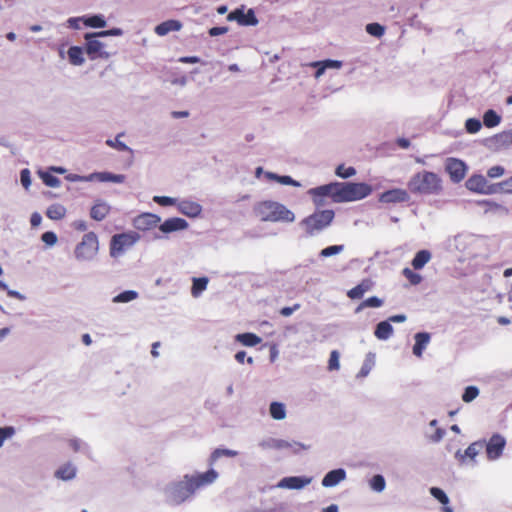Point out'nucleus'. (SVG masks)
Masks as SVG:
<instances>
[{"label": "nucleus", "mask_w": 512, "mask_h": 512, "mask_svg": "<svg viewBox=\"0 0 512 512\" xmlns=\"http://www.w3.org/2000/svg\"><path fill=\"white\" fill-rule=\"evenodd\" d=\"M84 19H85V15L84 16H80V17H70L67 20V26L69 28H72V29H75V30H79L81 28L80 23L84 24Z\"/></svg>", "instance_id": "obj_59"}, {"label": "nucleus", "mask_w": 512, "mask_h": 512, "mask_svg": "<svg viewBox=\"0 0 512 512\" xmlns=\"http://www.w3.org/2000/svg\"><path fill=\"white\" fill-rule=\"evenodd\" d=\"M335 174L342 179H348V178L356 175V169L351 166L345 167L344 164H340L336 167Z\"/></svg>", "instance_id": "obj_44"}, {"label": "nucleus", "mask_w": 512, "mask_h": 512, "mask_svg": "<svg viewBox=\"0 0 512 512\" xmlns=\"http://www.w3.org/2000/svg\"><path fill=\"white\" fill-rule=\"evenodd\" d=\"M484 447V441H476L471 443L467 449L464 451V455L460 454V451L456 453V456H460L462 459L464 457H468L472 460L479 454L480 450Z\"/></svg>", "instance_id": "obj_37"}, {"label": "nucleus", "mask_w": 512, "mask_h": 512, "mask_svg": "<svg viewBox=\"0 0 512 512\" xmlns=\"http://www.w3.org/2000/svg\"><path fill=\"white\" fill-rule=\"evenodd\" d=\"M258 445L263 450H283L287 449L291 444L283 439L269 437L261 440Z\"/></svg>", "instance_id": "obj_21"}, {"label": "nucleus", "mask_w": 512, "mask_h": 512, "mask_svg": "<svg viewBox=\"0 0 512 512\" xmlns=\"http://www.w3.org/2000/svg\"><path fill=\"white\" fill-rule=\"evenodd\" d=\"M191 294L194 298H198L208 286L209 279L207 277H199L192 279Z\"/></svg>", "instance_id": "obj_33"}, {"label": "nucleus", "mask_w": 512, "mask_h": 512, "mask_svg": "<svg viewBox=\"0 0 512 512\" xmlns=\"http://www.w3.org/2000/svg\"><path fill=\"white\" fill-rule=\"evenodd\" d=\"M429 492L435 499H437L444 506L449 504V497L442 489L438 487H431Z\"/></svg>", "instance_id": "obj_47"}, {"label": "nucleus", "mask_w": 512, "mask_h": 512, "mask_svg": "<svg viewBox=\"0 0 512 512\" xmlns=\"http://www.w3.org/2000/svg\"><path fill=\"white\" fill-rule=\"evenodd\" d=\"M153 201L160 206H172L178 203L176 198L169 196H154Z\"/></svg>", "instance_id": "obj_53"}, {"label": "nucleus", "mask_w": 512, "mask_h": 512, "mask_svg": "<svg viewBox=\"0 0 512 512\" xmlns=\"http://www.w3.org/2000/svg\"><path fill=\"white\" fill-rule=\"evenodd\" d=\"M369 486L373 491H375L377 493L383 492L386 487L385 478L380 474L374 475L369 480Z\"/></svg>", "instance_id": "obj_41"}, {"label": "nucleus", "mask_w": 512, "mask_h": 512, "mask_svg": "<svg viewBox=\"0 0 512 512\" xmlns=\"http://www.w3.org/2000/svg\"><path fill=\"white\" fill-rule=\"evenodd\" d=\"M177 209L181 214L190 218H196L202 212V206L198 202L191 200L178 201Z\"/></svg>", "instance_id": "obj_18"}, {"label": "nucleus", "mask_w": 512, "mask_h": 512, "mask_svg": "<svg viewBox=\"0 0 512 512\" xmlns=\"http://www.w3.org/2000/svg\"><path fill=\"white\" fill-rule=\"evenodd\" d=\"M370 289L371 283L369 281H362L360 284L350 289L347 295L351 299H360Z\"/></svg>", "instance_id": "obj_36"}, {"label": "nucleus", "mask_w": 512, "mask_h": 512, "mask_svg": "<svg viewBox=\"0 0 512 512\" xmlns=\"http://www.w3.org/2000/svg\"><path fill=\"white\" fill-rule=\"evenodd\" d=\"M20 182L25 190H29L31 186V172L29 169L24 168L20 171Z\"/></svg>", "instance_id": "obj_54"}, {"label": "nucleus", "mask_w": 512, "mask_h": 512, "mask_svg": "<svg viewBox=\"0 0 512 512\" xmlns=\"http://www.w3.org/2000/svg\"><path fill=\"white\" fill-rule=\"evenodd\" d=\"M254 211L256 215L265 222H285L295 221V214L282 203L266 200L259 202Z\"/></svg>", "instance_id": "obj_3"}, {"label": "nucleus", "mask_w": 512, "mask_h": 512, "mask_svg": "<svg viewBox=\"0 0 512 512\" xmlns=\"http://www.w3.org/2000/svg\"><path fill=\"white\" fill-rule=\"evenodd\" d=\"M466 187L468 190L477 192L480 194H492L497 192L495 184H489L487 179L483 175H472L466 181Z\"/></svg>", "instance_id": "obj_13"}, {"label": "nucleus", "mask_w": 512, "mask_h": 512, "mask_svg": "<svg viewBox=\"0 0 512 512\" xmlns=\"http://www.w3.org/2000/svg\"><path fill=\"white\" fill-rule=\"evenodd\" d=\"M347 477L345 469L338 468L329 471L322 479L321 484L325 488H332L344 481Z\"/></svg>", "instance_id": "obj_19"}, {"label": "nucleus", "mask_w": 512, "mask_h": 512, "mask_svg": "<svg viewBox=\"0 0 512 512\" xmlns=\"http://www.w3.org/2000/svg\"><path fill=\"white\" fill-rule=\"evenodd\" d=\"M371 193L372 187L367 183L338 182V203L362 200Z\"/></svg>", "instance_id": "obj_5"}, {"label": "nucleus", "mask_w": 512, "mask_h": 512, "mask_svg": "<svg viewBox=\"0 0 512 512\" xmlns=\"http://www.w3.org/2000/svg\"><path fill=\"white\" fill-rule=\"evenodd\" d=\"M140 240L137 232H125L115 234L110 241V256L113 258L120 257L124 252L133 247Z\"/></svg>", "instance_id": "obj_7"}, {"label": "nucleus", "mask_w": 512, "mask_h": 512, "mask_svg": "<svg viewBox=\"0 0 512 512\" xmlns=\"http://www.w3.org/2000/svg\"><path fill=\"white\" fill-rule=\"evenodd\" d=\"M402 273L412 285H418L422 282V276L410 268H404Z\"/></svg>", "instance_id": "obj_51"}, {"label": "nucleus", "mask_w": 512, "mask_h": 512, "mask_svg": "<svg viewBox=\"0 0 512 512\" xmlns=\"http://www.w3.org/2000/svg\"><path fill=\"white\" fill-rule=\"evenodd\" d=\"M265 177L270 181H276L282 185H290L294 187H300V182L294 180L292 177L288 175H278L273 172H266Z\"/></svg>", "instance_id": "obj_28"}, {"label": "nucleus", "mask_w": 512, "mask_h": 512, "mask_svg": "<svg viewBox=\"0 0 512 512\" xmlns=\"http://www.w3.org/2000/svg\"><path fill=\"white\" fill-rule=\"evenodd\" d=\"M482 123L479 119L469 118L465 122V129L470 134H476L480 131Z\"/></svg>", "instance_id": "obj_49"}, {"label": "nucleus", "mask_w": 512, "mask_h": 512, "mask_svg": "<svg viewBox=\"0 0 512 512\" xmlns=\"http://www.w3.org/2000/svg\"><path fill=\"white\" fill-rule=\"evenodd\" d=\"M374 366H375V354L372 352H369L365 356L362 367L357 374V378L367 377Z\"/></svg>", "instance_id": "obj_31"}, {"label": "nucleus", "mask_w": 512, "mask_h": 512, "mask_svg": "<svg viewBox=\"0 0 512 512\" xmlns=\"http://www.w3.org/2000/svg\"><path fill=\"white\" fill-rule=\"evenodd\" d=\"M335 213L333 210H320L305 217L299 225L303 228L306 236L313 237L326 229L333 221Z\"/></svg>", "instance_id": "obj_4"}, {"label": "nucleus", "mask_w": 512, "mask_h": 512, "mask_svg": "<svg viewBox=\"0 0 512 512\" xmlns=\"http://www.w3.org/2000/svg\"><path fill=\"white\" fill-rule=\"evenodd\" d=\"M414 338L415 344L413 346V354L420 358L430 343L431 336L427 332H419L415 334Z\"/></svg>", "instance_id": "obj_20"}, {"label": "nucleus", "mask_w": 512, "mask_h": 512, "mask_svg": "<svg viewBox=\"0 0 512 512\" xmlns=\"http://www.w3.org/2000/svg\"><path fill=\"white\" fill-rule=\"evenodd\" d=\"M122 136H124L123 132L117 134V136L113 140L107 139L105 143L107 146L116 149L117 151L129 152L132 154L133 150L120 140Z\"/></svg>", "instance_id": "obj_38"}, {"label": "nucleus", "mask_w": 512, "mask_h": 512, "mask_svg": "<svg viewBox=\"0 0 512 512\" xmlns=\"http://www.w3.org/2000/svg\"><path fill=\"white\" fill-rule=\"evenodd\" d=\"M110 206L104 201H97L91 208L90 216L96 221H102L109 213Z\"/></svg>", "instance_id": "obj_22"}, {"label": "nucleus", "mask_w": 512, "mask_h": 512, "mask_svg": "<svg viewBox=\"0 0 512 512\" xmlns=\"http://www.w3.org/2000/svg\"><path fill=\"white\" fill-rule=\"evenodd\" d=\"M41 240L45 243V245L52 247L57 243L58 237L55 232L47 231L42 234Z\"/></svg>", "instance_id": "obj_56"}, {"label": "nucleus", "mask_w": 512, "mask_h": 512, "mask_svg": "<svg viewBox=\"0 0 512 512\" xmlns=\"http://www.w3.org/2000/svg\"><path fill=\"white\" fill-rule=\"evenodd\" d=\"M445 170L452 182L459 183L465 178L467 166L460 159L448 158L445 163Z\"/></svg>", "instance_id": "obj_12"}, {"label": "nucleus", "mask_w": 512, "mask_h": 512, "mask_svg": "<svg viewBox=\"0 0 512 512\" xmlns=\"http://www.w3.org/2000/svg\"><path fill=\"white\" fill-rule=\"evenodd\" d=\"M366 32L371 36L380 38L385 33V28L378 23H370L366 25Z\"/></svg>", "instance_id": "obj_50"}, {"label": "nucleus", "mask_w": 512, "mask_h": 512, "mask_svg": "<svg viewBox=\"0 0 512 512\" xmlns=\"http://www.w3.org/2000/svg\"><path fill=\"white\" fill-rule=\"evenodd\" d=\"M40 177L43 181V183L48 186V187H52V188H57L60 186L61 184V181L59 178H57L56 176L52 175L51 173L49 172H42L40 174Z\"/></svg>", "instance_id": "obj_45"}, {"label": "nucleus", "mask_w": 512, "mask_h": 512, "mask_svg": "<svg viewBox=\"0 0 512 512\" xmlns=\"http://www.w3.org/2000/svg\"><path fill=\"white\" fill-rule=\"evenodd\" d=\"M188 227H189V224L185 219L180 218V217H171V218L166 219L162 223L160 222L159 232H161L162 235L155 234L154 238L155 239H163V238H166L167 235H169L171 233L184 231Z\"/></svg>", "instance_id": "obj_10"}, {"label": "nucleus", "mask_w": 512, "mask_h": 512, "mask_svg": "<svg viewBox=\"0 0 512 512\" xmlns=\"http://www.w3.org/2000/svg\"><path fill=\"white\" fill-rule=\"evenodd\" d=\"M235 340L247 347H254L261 343L262 339L254 333H241L235 336Z\"/></svg>", "instance_id": "obj_25"}, {"label": "nucleus", "mask_w": 512, "mask_h": 512, "mask_svg": "<svg viewBox=\"0 0 512 512\" xmlns=\"http://www.w3.org/2000/svg\"><path fill=\"white\" fill-rule=\"evenodd\" d=\"M383 305V300L377 296H372L364 300L356 309V312H360L366 307L379 308Z\"/></svg>", "instance_id": "obj_43"}, {"label": "nucleus", "mask_w": 512, "mask_h": 512, "mask_svg": "<svg viewBox=\"0 0 512 512\" xmlns=\"http://www.w3.org/2000/svg\"><path fill=\"white\" fill-rule=\"evenodd\" d=\"M15 434V428L12 426L0 427V448L6 439L11 438Z\"/></svg>", "instance_id": "obj_55"}, {"label": "nucleus", "mask_w": 512, "mask_h": 512, "mask_svg": "<svg viewBox=\"0 0 512 512\" xmlns=\"http://www.w3.org/2000/svg\"><path fill=\"white\" fill-rule=\"evenodd\" d=\"M99 251L98 237L94 232L83 235L81 241L75 246L74 257L78 262L93 261Z\"/></svg>", "instance_id": "obj_6"}, {"label": "nucleus", "mask_w": 512, "mask_h": 512, "mask_svg": "<svg viewBox=\"0 0 512 512\" xmlns=\"http://www.w3.org/2000/svg\"><path fill=\"white\" fill-rule=\"evenodd\" d=\"M479 395V389L476 386H468L465 388L462 394V400L466 403H470L475 400Z\"/></svg>", "instance_id": "obj_46"}, {"label": "nucleus", "mask_w": 512, "mask_h": 512, "mask_svg": "<svg viewBox=\"0 0 512 512\" xmlns=\"http://www.w3.org/2000/svg\"><path fill=\"white\" fill-rule=\"evenodd\" d=\"M445 436V430L442 428H436L435 433L433 435H430L429 438L432 442L438 443L440 442Z\"/></svg>", "instance_id": "obj_64"}, {"label": "nucleus", "mask_w": 512, "mask_h": 512, "mask_svg": "<svg viewBox=\"0 0 512 512\" xmlns=\"http://www.w3.org/2000/svg\"><path fill=\"white\" fill-rule=\"evenodd\" d=\"M312 477L289 476L282 478L276 485L277 488L300 490L312 482Z\"/></svg>", "instance_id": "obj_15"}, {"label": "nucleus", "mask_w": 512, "mask_h": 512, "mask_svg": "<svg viewBox=\"0 0 512 512\" xmlns=\"http://www.w3.org/2000/svg\"><path fill=\"white\" fill-rule=\"evenodd\" d=\"M84 25L95 29L104 28L107 26V21L102 14L85 15Z\"/></svg>", "instance_id": "obj_30"}, {"label": "nucleus", "mask_w": 512, "mask_h": 512, "mask_svg": "<svg viewBox=\"0 0 512 512\" xmlns=\"http://www.w3.org/2000/svg\"><path fill=\"white\" fill-rule=\"evenodd\" d=\"M501 117L494 110L489 109L483 115V124L487 128H493L500 124Z\"/></svg>", "instance_id": "obj_40"}, {"label": "nucleus", "mask_w": 512, "mask_h": 512, "mask_svg": "<svg viewBox=\"0 0 512 512\" xmlns=\"http://www.w3.org/2000/svg\"><path fill=\"white\" fill-rule=\"evenodd\" d=\"M269 413L274 420H283L286 418V406L284 403L274 401L269 406Z\"/></svg>", "instance_id": "obj_35"}, {"label": "nucleus", "mask_w": 512, "mask_h": 512, "mask_svg": "<svg viewBox=\"0 0 512 512\" xmlns=\"http://www.w3.org/2000/svg\"><path fill=\"white\" fill-rule=\"evenodd\" d=\"M409 199V193L401 188L390 189L379 195V201L387 204L408 202Z\"/></svg>", "instance_id": "obj_16"}, {"label": "nucleus", "mask_w": 512, "mask_h": 512, "mask_svg": "<svg viewBox=\"0 0 512 512\" xmlns=\"http://www.w3.org/2000/svg\"><path fill=\"white\" fill-rule=\"evenodd\" d=\"M310 66L317 68V71L315 73L316 79L320 78L326 71V67L324 66L322 61L312 62V63H310Z\"/></svg>", "instance_id": "obj_63"}, {"label": "nucleus", "mask_w": 512, "mask_h": 512, "mask_svg": "<svg viewBox=\"0 0 512 512\" xmlns=\"http://www.w3.org/2000/svg\"><path fill=\"white\" fill-rule=\"evenodd\" d=\"M337 192L338 182H331L308 190V194L312 197V200L317 207L325 204V197H330L333 202L338 203Z\"/></svg>", "instance_id": "obj_9"}, {"label": "nucleus", "mask_w": 512, "mask_h": 512, "mask_svg": "<svg viewBox=\"0 0 512 512\" xmlns=\"http://www.w3.org/2000/svg\"><path fill=\"white\" fill-rule=\"evenodd\" d=\"M99 32L86 33L85 39V52L91 60L96 59H109L112 53L106 50V44L100 41Z\"/></svg>", "instance_id": "obj_8"}, {"label": "nucleus", "mask_w": 512, "mask_h": 512, "mask_svg": "<svg viewBox=\"0 0 512 512\" xmlns=\"http://www.w3.org/2000/svg\"><path fill=\"white\" fill-rule=\"evenodd\" d=\"M55 476L64 481L71 480L76 476V467L71 463H67L55 472Z\"/></svg>", "instance_id": "obj_32"}, {"label": "nucleus", "mask_w": 512, "mask_h": 512, "mask_svg": "<svg viewBox=\"0 0 512 512\" xmlns=\"http://www.w3.org/2000/svg\"><path fill=\"white\" fill-rule=\"evenodd\" d=\"M431 258L432 255L430 251L425 249L420 250L415 254L411 264L415 270H420L431 260Z\"/></svg>", "instance_id": "obj_26"}, {"label": "nucleus", "mask_w": 512, "mask_h": 512, "mask_svg": "<svg viewBox=\"0 0 512 512\" xmlns=\"http://www.w3.org/2000/svg\"><path fill=\"white\" fill-rule=\"evenodd\" d=\"M504 174L505 168L501 165L492 166L487 170V176L492 179L502 177Z\"/></svg>", "instance_id": "obj_57"}, {"label": "nucleus", "mask_w": 512, "mask_h": 512, "mask_svg": "<svg viewBox=\"0 0 512 512\" xmlns=\"http://www.w3.org/2000/svg\"><path fill=\"white\" fill-rule=\"evenodd\" d=\"M486 447V454L489 460H497L501 457L503 450L506 446V439L499 433L493 434L488 442L484 441Z\"/></svg>", "instance_id": "obj_11"}, {"label": "nucleus", "mask_w": 512, "mask_h": 512, "mask_svg": "<svg viewBox=\"0 0 512 512\" xmlns=\"http://www.w3.org/2000/svg\"><path fill=\"white\" fill-rule=\"evenodd\" d=\"M124 34L121 28H112L109 30H104L99 32V36L107 37V36H122Z\"/></svg>", "instance_id": "obj_62"}, {"label": "nucleus", "mask_w": 512, "mask_h": 512, "mask_svg": "<svg viewBox=\"0 0 512 512\" xmlns=\"http://www.w3.org/2000/svg\"><path fill=\"white\" fill-rule=\"evenodd\" d=\"M182 24L178 20H167L155 27V33L159 36H165L170 32L179 31Z\"/></svg>", "instance_id": "obj_23"}, {"label": "nucleus", "mask_w": 512, "mask_h": 512, "mask_svg": "<svg viewBox=\"0 0 512 512\" xmlns=\"http://www.w3.org/2000/svg\"><path fill=\"white\" fill-rule=\"evenodd\" d=\"M237 455L238 451L236 450L217 448L211 453L208 464L212 467L221 457H236Z\"/></svg>", "instance_id": "obj_29"}, {"label": "nucleus", "mask_w": 512, "mask_h": 512, "mask_svg": "<svg viewBox=\"0 0 512 512\" xmlns=\"http://www.w3.org/2000/svg\"><path fill=\"white\" fill-rule=\"evenodd\" d=\"M161 217L153 213H142L133 219V226L140 231H148L155 227L159 228Z\"/></svg>", "instance_id": "obj_14"}, {"label": "nucleus", "mask_w": 512, "mask_h": 512, "mask_svg": "<svg viewBox=\"0 0 512 512\" xmlns=\"http://www.w3.org/2000/svg\"><path fill=\"white\" fill-rule=\"evenodd\" d=\"M227 19L229 21L235 20L242 26H255L258 24V19L252 9H249L247 12L236 9L228 15Z\"/></svg>", "instance_id": "obj_17"}, {"label": "nucleus", "mask_w": 512, "mask_h": 512, "mask_svg": "<svg viewBox=\"0 0 512 512\" xmlns=\"http://www.w3.org/2000/svg\"><path fill=\"white\" fill-rule=\"evenodd\" d=\"M218 477L219 473L213 468L205 472L185 474L182 479L166 485L164 488L165 498L172 505H180L193 499L199 490L215 483Z\"/></svg>", "instance_id": "obj_1"}, {"label": "nucleus", "mask_w": 512, "mask_h": 512, "mask_svg": "<svg viewBox=\"0 0 512 512\" xmlns=\"http://www.w3.org/2000/svg\"><path fill=\"white\" fill-rule=\"evenodd\" d=\"M343 250H344L343 245H332V246H328V247L322 249L319 253V256L323 257V258L331 257V256H334V255H337V254L343 252Z\"/></svg>", "instance_id": "obj_48"}, {"label": "nucleus", "mask_w": 512, "mask_h": 512, "mask_svg": "<svg viewBox=\"0 0 512 512\" xmlns=\"http://www.w3.org/2000/svg\"><path fill=\"white\" fill-rule=\"evenodd\" d=\"M69 446L75 452L82 451V450H84L86 448V444L83 441H81L80 439H78V438L70 439L69 440Z\"/></svg>", "instance_id": "obj_60"}, {"label": "nucleus", "mask_w": 512, "mask_h": 512, "mask_svg": "<svg viewBox=\"0 0 512 512\" xmlns=\"http://www.w3.org/2000/svg\"><path fill=\"white\" fill-rule=\"evenodd\" d=\"M495 189H497V191L501 190L506 194H512V176L498 184H495Z\"/></svg>", "instance_id": "obj_58"}, {"label": "nucleus", "mask_w": 512, "mask_h": 512, "mask_svg": "<svg viewBox=\"0 0 512 512\" xmlns=\"http://www.w3.org/2000/svg\"><path fill=\"white\" fill-rule=\"evenodd\" d=\"M69 62L74 66H81L85 62L83 56V48L80 46H72L67 51Z\"/></svg>", "instance_id": "obj_27"}, {"label": "nucleus", "mask_w": 512, "mask_h": 512, "mask_svg": "<svg viewBox=\"0 0 512 512\" xmlns=\"http://www.w3.org/2000/svg\"><path fill=\"white\" fill-rule=\"evenodd\" d=\"M66 215V208L59 203L50 205L47 208L46 216L51 220H61Z\"/></svg>", "instance_id": "obj_34"}, {"label": "nucleus", "mask_w": 512, "mask_h": 512, "mask_svg": "<svg viewBox=\"0 0 512 512\" xmlns=\"http://www.w3.org/2000/svg\"><path fill=\"white\" fill-rule=\"evenodd\" d=\"M235 360L238 362V363H241L243 364L245 361L252 365L254 363V360L252 357H246V352L245 351H238L236 354H235Z\"/></svg>", "instance_id": "obj_61"}, {"label": "nucleus", "mask_w": 512, "mask_h": 512, "mask_svg": "<svg viewBox=\"0 0 512 512\" xmlns=\"http://www.w3.org/2000/svg\"><path fill=\"white\" fill-rule=\"evenodd\" d=\"M339 358H340V354L337 350L331 351L329 361H328V369L330 371L339 370V368H340Z\"/></svg>", "instance_id": "obj_52"}, {"label": "nucleus", "mask_w": 512, "mask_h": 512, "mask_svg": "<svg viewBox=\"0 0 512 512\" xmlns=\"http://www.w3.org/2000/svg\"><path fill=\"white\" fill-rule=\"evenodd\" d=\"M407 186L410 192L421 195H439L443 190L441 177L426 170L414 174Z\"/></svg>", "instance_id": "obj_2"}, {"label": "nucleus", "mask_w": 512, "mask_h": 512, "mask_svg": "<svg viewBox=\"0 0 512 512\" xmlns=\"http://www.w3.org/2000/svg\"><path fill=\"white\" fill-rule=\"evenodd\" d=\"M126 179V176L123 174H113L111 172H100V182H113V183H123Z\"/></svg>", "instance_id": "obj_42"}, {"label": "nucleus", "mask_w": 512, "mask_h": 512, "mask_svg": "<svg viewBox=\"0 0 512 512\" xmlns=\"http://www.w3.org/2000/svg\"><path fill=\"white\" fill-rule=\"evenodd\" d=\"M394 329L389 321H381L377 324L374 335L379 340H388L393 335Z\"/></svg>", "instance_id": "obj_24"}, {"label": "nucleus", "mask_w": 512, "mask_h": 512, "mask_svg": "<svg viewBox=\"0 0 512 512\" xmlns=\"http://www.w3.org/2000/svg\"><path fill=\"white\" fill-rule=\"evenodd\" d=\"M139 294L135 290H126L112 298L113 303H129L136 300Z\"/></svg>", "instance_id": "obj_39"}]
</instances>
